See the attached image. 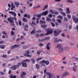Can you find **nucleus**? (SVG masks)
Wrapping results in <instances>:
<instances>
[{"instance_id": "obj_1", "label": "nucleus", "mask_w": 78, "mask_h": 78, "mask_svg": "<svg viewBox=\"0 0 78 78\" xmlns=\"http://www.w3.org/2000/svg\"><path fill=\"white\" fill-rule=\"evenodd\" d=\"M15 20V21H17V18L16 17V16L12 17H10L9 18H8V21H9V22H10V23H12L10 24L11 26H15V25L14 23V20Z\"/></svg>"}, {"instance_id": "obj_2", "label": "nucleus", "mask_w": 78, "mask_h": 78, "mask_svg": "<svg viewBox=\"0 0 78 78\" xmlns=\"http://www.w3.org/2000/svg\"><path fill=\"white\" fill-rule=\"evenodd\" d=\"M26 62H30V60L26 59L24 61H23L21 62V64L22 65V67H27V64Z\"/></svg>"}, {"instance_id": "obj_3", "label": "nucleus", "mask_w": 78, "mask_h": 78, "mask_svg": "<svg viewBox=\"0 0 78 78\" xmlns=\"http://www.w3.org/2000/svg\"><path fill=\"white\" fill-rule=\"evenodd\" d=\"M44 73H46V75L48 74L49 75V78H51V76H53V74L50 73V72H47V69H45L44 70Z\"/></svg>"}, {"instance_id": "obj_4", "label": "nucleus", "mask_w": 78, "mask_h": 78, "mask_svg": "<svg viewBox=\"0 0 78 78\" xmlns=\"http://www.w3.org/2000/svg\"><path fill=\"white\" fill-rule=\"evenodd\" d=\"M19 66L18 65H13L11 67V69L12 70H16V69L19 68Z\"/></svg>"}, {"instance_id": "obj_5", "label": "nucleus", "mask_w": 78, "mask_h": 78, "mask_svg": "<svg viewBox=\"0 0 78 78\" xmlns=\"http://www.w3.org/2000/svg\"><path fill=\"white\" fill-rule=\"evenodd\" d=\"M72 19L73 21H74V22H75L76 23H78V18H76L75 16H72Z\"/></svg>"}, {"instance_id": "obj_6", "label": "nucleus", "mask_w": 78, "mask_h": 78, "mask_svg": "<svg viewBox=\"0 0 78 78\" xmlns=\"http://www.w3.org/2000/svg\"><path fill=\"white\" fill-rule=\"evenodd\" d=\"M45 30L47 31V33L46 34V35L49 34H52L53 33V30H49L47 29Z\"/></svg>"}, {"instance_id": "obj_7", "label": "nucleus", "mask_w": 78, "mask_h": 78, "mask_svg": "<svg viewBox=\"0 0 78 78\" xmlns=\"http://www.w3.org/2000/svg\"><path fill=\"white\" fill-rule=\"evenodd\" d=\"M21 45L20 44H15L13 45L11 49L14 50L15 48H17V47H20Z\"/></svg>"}, {"instance_id": "obj_8", "label": "nucleus", "mask_w": 78, "mask_h": 78, "mask_svg": "<svg viewBox=\"0 0 78 78\" xmlns=\"http://www.w3.org/2000/svg\"><path fill=\"white\" fill-rule=\"evenodd\" d=\"M45 61H44V60L40 62L39 63L41 64V66L43 67H45Z\"/></svg>"}, {"instance_id": "obj_9", "label": "nucleus", "mask_w": 78, "mask_h": 78, "mask_svg": "<svg viewBox=\"0 0 78 78\" xmlns=\"http://www.w3.org/2000/svg\"><path fill=\"white\" fill-rule=\"evenodd\" d=\"M29 53H30V51H29V50H27L26 51V53L24 54V55L26 57H30Z\"/></svg>"}, {"instance_id": "obj_10", "label": "nucleus", "mask_w": 78, "mask_h": 78, "mask_svg": "<svg viewBox=\"0 0 78 78\" xmlns=\"http://www.w3.org/2000/svg\"><path fill=\"white\" fill-rule=\"evenodd\" d=\"M23 28H24V30L25 31H28V28H29V26L28 24H27L24 27H23Z\"/></svg>"}, {"instance_id": "obj_11", "label": "nucleus", "mask_w": 78, "mask_h": 78, "mask_svg": "<svg viewBox=\"0 0 78 78\" xmlns=\"http://www.w3.org/2000/svg\"><path fill=\"white\" fill-rule=\"evenodd\" d=\"M77 66L76 65L74 66L73 68V71L74 72H76L77 69Z\"/></svg>"}, {"instance_id": "obj_12", "label": "nucleus", "mask_w": 78, "mask_h": 78, "mask_svg": "<svg viewBox=\"0 0 78 78\" xmlns=\"http://www.w3.org/2000/svg\"><path fill=\"white\" fill-rule=\"evenodd\" d=\"M69 74V73L68 72H65L64 73L63 75H62V78H64V76H66V75H67Z\"/></svg>"}, {"instance_id": "obj_13", "label": "nucleus", "mask_w": 78, "mask_h": 78, "mask_svg": "<svg viewBox=\"0 0 78 78\" xmlns=\"http://www.w3.org/2000/svg\"><path fill=\"white\" fill-rule=\"evenodd\" d=\"M9 14H12V15H13V16H14V17H16V16H17V15L16 14V12H15L9 11Z\"/></svg>"}, {"instance_id": "obj_14", "label": "nucleus", "mask_w": 78, "mask_h": 78, "mask_svg": "<svg viewBox=\"0 0 78 78\" xmlns=\"http://www.w3.org/2000/svg\"><path fill=\"white\" fill-rule=\"evenodd\" d=\"M27 75V74L25 72H22V74H21V77L22 78H24L25 76H25V75Z\"/></svg>"}, {"instance_id": "obj_15", "label": "nucleus", "mask_w": 78, "mask_h": 78, "mask_svg": "<svg viewBox=\"0 0 78 78\" xmlns=\"http://www.w3.org/2000/svg\"><path fill=\"white\" fill-rule=\"evenodd\" d=\"M48 11H46L44 12H43L41 14L42 15H44V16H47V14H48Z\"/></svg>"}, {"instance_id": "obj_16", "label": "nucleus", "mask_w": 78, "mask_h": 78, "mask_svg": "<svg viewBox=\"0 0 78 78\" xmlns=\"http://www.w3.org/2000/svg\"><path fill=\"white\" fill-rule=\"evenodd\" d=\"M62 51H63V48L62 47H60L59 49V53H61Z\"/></svg>"}, {"instance_id": "obj_17", "label": "nucleus", "mask_w": 78, "mask_h": 78, "mask_svg": "<svg viewBox=\"0 0 78 78\" xmlns=\"http://www.w3.org/2000/svg\"><path fill=\"white\" fill-rule=\"evenodd\" d=\"M50 43H49L47 44L46 46V48L48 50H50Z\"/></svg>"}, {"instance_id": "obj_18", "label": "nucleus", "mask_w": 78, "mask_h": 78, "mask_svg": "<svg viewBox=\"0 0 78 78\" xmlns=\"http://www.w3.org/2000/svg\"><path fill=\"white\" fill-rule=\"evenodd\" d=\"M66 14H70V9L69 8H66Z\"/></svg>"}, {"instance_id": "obj_19", "label": "nucleus", "mask_w": 78, "mask_h": 78, "mask_svg": "<svg viewBox=\"0 0 78 78\" xmlns=\"http://www.w3.org/2000/svg\"><path fill=\"white\" fill-rule=\"evenodd\" d=\"M44 63L47 66H48V65H49V64H50V62L48 60L45 61V60H44Z\"/></svg>"}, {"instance_id": "obj_20", "label": "nucleus", "mask_w": 78, "mask_h": 78, "mask_svg": "<svg viewBox=\"0 0 78 78\" xmlns=\"http://www.w3.org/2000/svg\"><path fill=\"white\" fill-rule=\"evenodd\" d=\"M54 33L55 36H58V34H59V33L57 32V31L55 30L54 31Z\"/></svg>"}, {"instance_id": "obj_21", "label": "nucleus", "mask_w": 78, "mask_h": 78, "mask_svg": "<svg viewBox=\"0 0 78 78\" xmlns=\"http://www.w3.org/2000/svg\"><path fill=\"white\" fill-rule=\"evenodd\" d=\"M6 46L4 45H0V48L1 49H4L5 48Z\"/></svg>"}, {"instance_id": "obj_22", "label": "nucleus", "mask_w": 78, "mask_h": 78, "mask_svg": "<svg viewBox=\"0 0 78 78\" xmlns=\"http://www.w3.org/2000/svg\"><path fill=\"white\" fill-rule=\"evenodd\" d=\"M16 75H14L13 76V75L12 74H11L9 76L10 78H16Z\"/></svg>"}, {"instance_id": "obj_23", "label": "nucleus", "mask_w": 78, "mask_h": 78, "mask_svg": "<svg viewBox=\"0 0 78 78\" xmlns=\"http://www.w3.org/2000/svg\"><path fill=\"white\" fill-rule=\"evenodd\" d=\"M14 4L16 6H17V7H18V6H19V5H20V4H19V3L18 2H15Z\"/></svg>"}, {"instance_id": "obj_24", "label": "nucleus", "mask_w": 78, "mask_h": 78, "mask_svg": "<svg viewBox=\"0 0 78 78\" xmlns=\"http://www.w3.org/2000/svg\"><path fill=\"white\" fill-rule=\"evenodd\" d=\"M59 42V39L57 38H55L54 39L55 43H56V42Z\"/></svg>"}, {"instance_id": "obj_25", "label": "nucleus", "mask_w": 78, "mask_h": 78, "mask_svg": "<svg viewBox=\"0 0 78 78\" xmlns=\"http://www.w3.org/2000/svg\"><path fill=\"white\" fill-rule=\"evenodd\" d=\"M36 29L35 28L33 29V30L32 31L31 33V34H34L35 33H36Z\"/></svg>"}, {"instance_id": "obj_26", "label": "nucleus", "mask_w": 78, "mask_h": 78, "mask_svg": "<svg viewBox=\"0 0 78 78\" xmlns=\"http://www.w3.org/2000/svg\"><path fill=\"white\" fill-rule=\"evenodd\" d=\"M50 39V37H48L44 38L45 41H49Z\"/></svg>"}, {"instance_id": "obj_27", "label": "nucleus", "mask_w": 78, "mask_h": 78, "mask_svg": "<svg viewBox=\"0 0 78 78\" xmlns=\"http://www.w3.org/2000/svg\"><path fill=\"white\" fill-rule=\"evenodd\" d=\"M24 17H27L28 19H30V15H28L27 14H25Z\"/></svg>"}, {"instance_id": "obj_28", "label": "nucleus", "mask_w": 78, "mask_h": 78, "mask_svg": "<svg viewBox=\"0 0 78 78\" xmlns=\"http://www.w3.org/2000/svg\"><path fill=\"white\" fill-rule=\"evenodd\" d=\"M42 59H43V58L42 57H40L37 59L36 61L37 62L38 61H40V60Z\"/></svg>"}, {"instance_id": "obj_29", "label": "nucleus", "mask_w": 78, "mask_h": 78, "mask_svg": "<svg viewBox=\"0 0 78 78\" xmlns=\"http://www.w3.org/2000/svg\"><path fill=\"white\" fill-rule=\"evenodd\" d=\"M23 21L24 22H27L28 20H27V19L25 18L24 17H23Z\"/></svg>"}, {"instance_id": "obj_30", "label": "nucleus", "mask_w": 78, "mask_h": 78, "mask_svg": "<svg viewBox=\"0 0 78 78\" xmlns=\"http://www.w3.org/2000/svg\"><path fill=\"white\" fill-rule=\"evenodd\" d=\"M61 14H62L63 16H66V13H65V12H61Z\"/></svg>"}, {"instance_id": "obj_31", "label": "nucleus", "mask_w": 78, "mask_h": 78, "mask_svg": "<svg viewBox=\"0 0 78 78\" xmlns=\"http://www.w3.org/2000/svg\"><path fill=\"white\" fill-rule=\"evenodd\" d=\"M40 22L41 24H42V23H46V22L44 21L40 20Z\"/></svg>"}, {"instance_id": "obj_32", "label": "nucleus", "mask_w": 78, "mask_h": 78, "mask_svg": "<svg viewBox=\"0 0 78 78\" xmlns=\"http://www.w3.org/2000/svg\"><path fill=\"white\" fill-rule=\"evenodd\" d=\"M8 55H2V58H8Z\"/></svg>"}, {"instance_id": "obj_33", "label": "nucleus", "mask_w": 78, "mask_h": 78, "mask_svg": "<svg viewBox=\"0 0 78 78\" xmlns=\"http://www.w3.org/2000/svg\"><path fill=\"white\" fill-rule=\"evenodd\" d=\"M10 34L11 35H12V36L15 34V33H14V31L12 30L11 31Z\"/></svg>"}, {"instance_id": "obj_34", "label": "nucleus", "mask_w": 78, "mask_h": 78, "mask_svg": "<svg viewBox=\"0 0 78 78\" xmlns=\"http://www.w3.org/2000/svg\"><path fill=\"white\" fill-rule=\"evenodd\" d=\"M31 61L33 64H35V62H36V61L34 60V58L32 59Z\"/></svg>"}, {"instance_id": "obj_35", "label": "nucleus", "mask_w": 78, "mask_h": 78, "mask_svg": "<svg viewBox=\"0 0 78 78\" xmlns=\"http://www.w3.org/2000/svg\"><path fill=\"white\" fill-rule=\"evenodd\" d=\"M67 2L70 3H73V2L72 0H67Z\"/></svg>"}, {"instance_id": "obj_36", "label": "nucleus", "mask_w": 78, "mask_h": 78, "mask_svg": "<svg viewBox=\"0 0 78 78\" xmlns=\"http://www.w3.org/2000/svg\"><path fill=\"white\" fill-rule=\"evenodd\" d=\"M41 16H42V13H41L39 15H38V14L36 16L38 17V18H39V19H40V17H41Z\"/></svg>"}, {"instance_id": "obj_37", "label": "nucleus", "mask_w": 78, "mask_h": 78, "mask_svg": "<svg viewBox=\"0 0 78 78\" xmlns=\"http://www.w3.org/2000/svg\"><path fill=\"white\" fill-rule=\"evenodd\" d=\"M46 19L48 22H50L51 21V19L50 18H49L47 17Z\"/></svg>"}, {"instance_id": "obj_38", "label": "nucleus", "mask_w": 78, "mask_h": 78, "mask_svg": "<svg viewBox=\"0 0 78 78\" xmlns=\"http://www.w3.org/2000/svg\"><path fill=\"white\" fill-rule=\"evenodd\" d=\"M49 11L52 14H54V12H55V11H54L53 10H52V9H50L49 10Z\"/></svg>"}, {"instance_id": "obj_39", "label": "nucleus", "mask_w": 78, "mask_h": 78, "mask_svg": "<svg viewBox=\"0 0 78 78\" xmlns=\"http://www.w3.org/2000/svg\"><path fill=\"white\" fill-rule=\"evenodd\" d=\"M36 67L37 69H39V65L38 64H36Z\"/></svg>"}, {"instance_id": "obj_40", "label": "nucleus", "mask_w": 78, "mask_h": 78, "mask_svg": "<svg viewBox=\"0 0 78 78\" xmlns=\"http://www.w3.org/2000/svg\"><path fill=\"white\" fill-rule=\"evenodd\" d=\"M2 34H5V35L7 36V34L6 33V32H5V31H3L2 32Z\"/></svg>"}, {"instance_id": "obj_41", "label": "nucleus", "mask_w": 78, "mask_h": 78, "mask_svg": "<svg viewBox=\"0 0 78 78\" xmlns=\"http://www.w3.org/2000/svg\"><path fill=\"white\" fill-rule=\"evenodd\" d=\"M64 22H67L68 21V19L66 17H65L64 18Z\"/></svg>"}, {"instance_id": "obj_42", "label": "nucleus", "mask_w": 78, "mask_h": 78, "mask_svg": "<svg viewBox=\"0 0 78 78\" xmlns=\"http://www.w3.org/2000/svg\"><path fill=\"white\" fill-rule=\"evenodd\" d=\"M54 14H59V12L57 11H54Z\"/></svg>"}, {"instance_id": "obj_43", "label": "nucleus", "mask_w": 78, "mask_h": 78, "mask_svg": "<svg viewBox=\"0 0 78 78\" xmlns=\"http://www.w3.org/2000/svg\"><path fill=\"white\" fill-rule=\"evenodd\" d=\"M57 21L58 23H62V20L59 19H58Z\"/></svg>"}, {"instance_id": "obj_44", "label": "nucleus", "mask_w": 78, "mask_h": 78, "mask_svg": "<svg viewBox=\"0 0 78 78\" xmlns=\"http://www.w3.org/2000/svg\"><path fill=\"white\" fill-rule=\"evenodd\" d=\"M58 18H59L61 19H63V17L61 15H59L58 16Z\"/></svg>"}, {"instance_id": "obj_45", "label": "nucleus", "mask_w": 78, "mask_h": 78, "mask_svg": "<svg viewBox=\"0 0 78 78\" xmlns=\"http://www.w3.org/2000/svg\"><path fill=\"white\" fill-rule=\"evenodd\" d=\"M48 5H46V6H45L44 7V8L43 9V11H44V10H45V9H47V8H48Z\"/></svg>"}, {"instance_id": "obj_46", "label": "nucleus", "mask_w": 78, "mask_h": 78, "mask_svg": "<svg viewBox=\"0 0 78 78\" xmlns=\"http://www.w3.org/2000/svg\"><path fill=\"white\" fill-rule=\"evenodd\" d=\"M57 48H59L60 47H61V44H58L56 46Z\"/></svg>"}, {"instance_id": "obj_47", "label": "nucleus", "mask_w": 78, "mask_h": 78, "mask_svg": "<svg viewBox=\"0 0 78 78\" xmlns=\"http://www.w3.org/2000/svg\"><path fill=\"white\" fill-rule=\"evenodd\" d=\"M51 24L52 27H55V25L54 23H53L52 22H51Z\"/></svg>"}, {"instance_id": "obj_48", "label": "nucleus", "mask_w": 78, "mask_h": 78, "mask_svg": "<svg viewBox=\"0 0 78 78\" xmlns=\"http://www.w3.org/2000/svg\"><path fill=\"white\" fill-rule=\"evenodd\" d=\"M69 44L70 45V46H74L75 45V44L72 43H70Z\"/></svg>"}, {"instance_id": "obj_49", "label": "nucleus", "mask_w": 78, "mask_h": 78, "mask_svg": "<svg viewBox=\"0 0 78 78\" xmlns=\"http://www.w3.org/2000/svg\"><path fill=\"white\" fill-rule=\"evenodd\" d=\"M41 27L42 28H46V27H47V25H41Z\"/></svg>"}, {"instance_id": "obj_50", "label": "nucleus", "mask_w": 78, "mask_h": 78, "mask_svg": "<svg viewBox=\"0 0 78 78\" xmlns=\"http://www.w3.org/2000/svg\"><path fill=\"white\" fill-rule=\"evenodd\" d=\"M28 48V46H23V49H26Z\"/></svg>"}, {"instance_id": "obj_51", "label": "nucleus", "mask_w": 78, "mask_h": 78, "mask_svg": "<svg viewBox=\"0 0 78 78\" xmlns=\"http://www.w3.org/2000/svg\"><path fill=\"white\" fill-rule=\"evenodd\" d=\"M24 37H25L23 36H21L20 37V39L21 40H22V39H24Z\"/></svg>"}, {"instance_id": "obj_52", "label": "nucleus", "mask_w": 78, "mask_h": 78, "mask_svg": "<svg viewBox=\"0 0 78 78\" xmlns=\"http://www.w3.org/2000/svg\"><path fill=\"white\" fill-rule=\"evenodd\" d=\"M45 41V39H43L41 40H39V41L42 42H43V41Z\"/></svg>"}, {"instance_id": "obj_53", "label": "nucleus", "mask_w": 78, "mask_h": 78, "mask_svg": "<svg viewBox=\"0 0 78 78\" xmlns=\"http://www.w3.org/2000/svg\"><path fill=\"white\" fill-rule=\"evenodd\" d=\"M11 6L12 8H16V6L13 4H12L11 5Z\"/></svg>"}, {"instance_id": "obj_54", "label": "nucleus", "mask_w": 78, "mask_h": 78, "mask_svg": "<svg viewBox=\"0 0 78 78\" xmlns=\"http://www.w3.org/2000/svg\"><path fill=\"white\" fill-rule=\"evenodd\" d=\"M19 23L20 26H21V25H22V22H21V21L20 20L19 21Z\"/></svg>"}, {"instance_id": "obj_55", "label": "nucleus", "mask_w": 78, "mask_h": 78, "mask_svg": "<svg viewBox=\"0 0 78 78\" xmlns=\"http://www.w3.org/2000/svg\"><path fill=\"white\" fill-rule=\"evenodd\" d=\"M39 18L37 19L36 23H39Z\"/></svg>"}, {"instance_id": "obj_56", "label": "nucleus", "mask_w": 78, "mask_h": 78, "mask_svg": "<svg viewBox=\"0 0 78 78\" xmlns=\"http://www.w3.org/2000/svg\"><path fill=\"white\" fill-rule=\"evenodd\" d=\"M67 17H68V19H70L71 18V15H67Z\"/></svg>"}, {"instance_id": "obj_57", "label": "nucleus", "mask_w": 78, "mask_h": 78, "mask_svg": "<svg viewBox=\"0 0 78 78\" xmlns=\"http://www.w3.org/2000/svg\"><path fill=\"white\" fill-rule=\"evenodd\" d=\"M11 53V50H9L7 51V54L8 55H9L10 53Z\"/></svg>"}, {"instance_id": "obj_58", "label": "nucleus", "mask_w": 78, "mask_h": 78, "mask_svg": "<svg viewBox=\"0 0 78 78\" xmlns=\"http://www.w3.org/2000/svg\"><path fill=\"white\" fill-rule=\"evenodd\" d=\"M42 31H41V30H37L36 31V33H41Z\"/></svg>"}, {"instance_id": "obj_59", "label": "nucleus", "mask_w": 78, "mask_h": 78, "mask_svg": "<svg viewBox=\"0 0 78 78\" xmlns=\"http://www.w3.org/2000/svg\"><path fill=\"white\" fill-rule=\"evenodd\" d=\"M48 16L49 17H53V15L52 14L50 13L48 15Z\"/></svg>"}, {"instance_id": "obj_60", "label": "nucleus", "mask_w": 78, "mask_h": 78, "mask_svg": "<svg viewBox=\"0 0 78 78\" xmlns=\"http://www.w3.org/2000/svg\"><path fill=\"white\" fill-rule=\"evenodd\" d=\"M36 25V23H34V22H32V23L31 24V25Z\"/></svg>"}, {"instance_id": "obj_61", "label": "nucleus", "mask_w": 78, "mask_h": 78, "mask_svg": "<svg viewBox=\"0 0 78 78\" xmlns=\"http://www.w3.org/2000/svg\"><path fill=\"white\" fill-rule=\"evenodd\" d=\"M20 11L22 14H23V11L21 9H20Z\"/></svg>"}, {"instance_id": "obj_62", "label": "nucleus", "mask_w": 78, "mask_h": 78, "mask_svg": "<svg viewBox=\"0 0 78 78\" xmlns=\"http://www.w3.org/2000/svg\"><path fill=\"white\" fill-rule=\"evenodd\" d=\"M61 36L62 37H65V34L64 33L62 34Z\"/></svg>"}, {"instance_id": "obj_63", "label": "nucleus", "mask_w": 78, "mask_h": 78, "mask_svg": "<svg viewBox=\"0 0 78 78\" xmlns=\"http://www.w3.org/2000/svg\"><path fill=\"white\" fill-rule=\"evenodd\" d=\"M58 9L59 10V11H63V9H62L61 8H59Z\"/></svg>"}, {"instance_id": "obj_64", "label": "nucleus", "mask_w": 78, "mask_h": 78, "mask_svg": "<svg viewBox=\"0 0 78 78\" xmlns=\"http://www.w3.org/2000/svg\"><path fill=\"white\" fill-rule=\"evenodd\" d=\"M20 41V38H19L16 39V42H18Z\"/></svg>"}]
</instances>
